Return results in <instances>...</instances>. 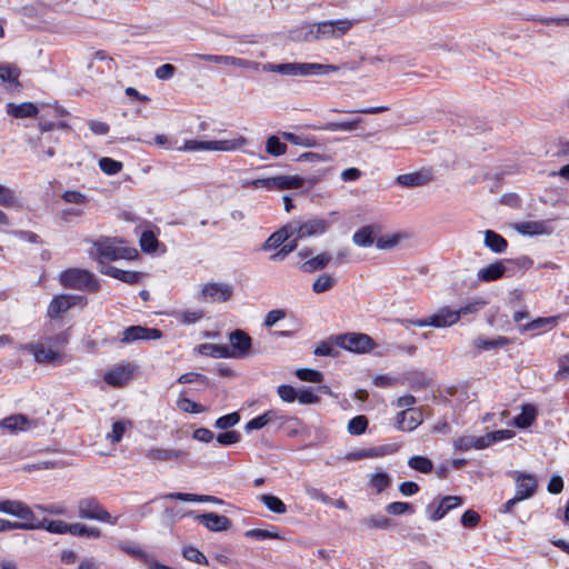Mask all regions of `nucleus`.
Instances as JSON below:
<instances>
[{
  "mask_svg": "<svg viewBox=\"0 0 569 569\" xmlns=\"http://www.w3.org/2000/svg\"><path fill=\"white\" fill-rule=\"evenodd\" d=\"M266 151L273 157H279L287 152V144L281 142L278 136H270L266 142Z\"/></svg>",
  "mask_w": 569,
  "mask_h": 569,
  "instance_id": "3c124183",
  "label": "nucleus"
},
{
  "mask_svg": "<svg viewBox=\"0 0 569 569\" xmlns=\"http://www.w3.org/2000/svg\"><path fill=\"white\" fill-rule=\"evenodd\" d=\"M271 70L287 76H316L336 72L339 70V67L315 62H287L272 64Z\"/></svg>",
  "mask_w": 569,
  "mask_h": 569,
  "instance_id": "7ed1b4c3",
  "label": "nucleus"
},
{
  "mask_svg": "<svg viewBox=\"0 0 569 569\" xmlns=\"http://www.w3.org/2000/svg\"><path fill=\"white\" fill-rule=\"evenodd\" d=\"M247 142L244 137H238L230 140H212L210 141V150L212 151H232L240 149Z\"/></svg>",
  "mask_w": 569,
  "mask_h": 569,
  "instance_id": "4c0bfd02",
  "label": "nucleus"
},
{
  "mask_svg": "<svg viewBox=\"0 0 569 569\" xmlns=\"http://www.w3.org/2000/svg\"><path fill=\"white\" fill-rule=\"evenodd\" d=\"M515 229L523 236L550 234L552 232L549 221H523L515 224Z\"/></svg>",
  "mask_w": 569,
  "mask_h": 569,
  "instance_id": "412c9836",
  "label": "nucleus"
},
{
  "mask_svg": "<svg viewBox=\"0 0 569 569\" xmlns=\"http://www.w3.org/2000/svg\"><path fill=\"white\" fill-rule=\"evenodd\" d=\"M499 262L502 264V267L505 269L503 276H507V277H512L518 271L528 270L533 263L532 259L527 256H522V257L515 258V259H502V260H499Z\"/></svg>",
  "mask_w": 569,
  "mask_h": 569,
  "instance_id": "a878e982",
  "label": "nucleus"
},
{
  "mask_svg": "<svg viewBox=\"0 0 569 569\" xmlns=\"http://www.w3.org/2000/svg\"><path fill=\"white\" fill-rule=\"evenodd\" d=\"M100 272L129 284L138 283L142 278L141 272L122 270L113 266H104L100 269Z\"/></svg>",
  "mask_w": 569,
  "mask_h": 569,
  "instance_id": "5701e85b",
  "label": "nucleus"
},
{
  "mask_svg": "<svg viewBox=\"0 0 569 569\" xmlns=\"http://www.w3.org/2000/svg\"><path fill=\"white\" fill-rule=\"evenodd\" d=\"M38 107L32 102H22L20 104H16L13 102L7 103V112L13 118H30L36 117L38 114Z\"/></svg>",
  "mask_w": 569,
  "mask_h": 569,
  "instance_id": "c756f323",
  "label": "nucleus"
},
{
  "mask_svg": "<svg viewBox=\"0 0 569 569\" xmlns=\"http://www.w3.org/2000/svg\"><path fill=\"white\" fill-rule=\"evenodd\" d=\"M87 298L83 296L77 295H60L54 296L50 301L47 310V316L51 319L58 318L61 313L67 312L74 306H86Z\"/></svg>",
  "mask_w": 569,
  "mask_h": 569,
  "instance_id": "9d476101",
  "label": "nucleus"
},
{
  "mask_svg": "<svg viewBox=\"0 0 569 569\" xmlns=\"http://www.w3.org/2000/svg\"><path fill=\"white\" fill-rule=\"evenodd\" d=\"M259 500L267 507L268 510L282 515L287 511V506L277 496L270 493H263L259 497Z\"/></svg>",
  "mask_w": 569,
  "mask_h": 569,
  "instance_id": "37998d69",
  "label": "nucleus"
},
{
  "mask_svg": "<svg viewBox=\"0 0 569 569\" xmlns=\"http://www.w3.org/2000/svg\"><path fill=\"white\" fill-rule=\"evenodd\" d=\"M78 517L110 525H117L118 522V517L111 516L96 497H86L78 501Z\"/></svg>",
  "mask_w": 569,
  "mask_h": 569,
  "instance_id": "39448f33",
  "label": "nucleus"
},
{
  "mask_svg": "<svg viewBox=\"0 0 569 569\" xmlns=\"http://www.w3.org/2000/svg\"><path fill=\"white\" fill-rule=\"evenodd\" d=\"M352 241L358 247H370L375 243V228L373 226H365L357 230L352 236Z\"/></svg>",
  "mask_w": 569,
  "mask_h": 569,
  "instance_id": "c9c22d12",
  "label": "nucleus"
},
{
  "mask_svg": "<svg viewBox=\"0 0 569 569\" xmlns=\"http://www.w3.org/2000/svg\"><path fill=\"white\" fill-rule=\"evenodd\" d=\"M337 283V278L331 273H321L312 283L315 293H323L331 290Z\"/></svg>",
  "mask_w": 569,
  "mask_h": 569,
  "instance_id": "79ce46f5",
  "label": "nucleus"
},
{
  "mask_svg": "<svg viewBox=\"0 0 569 569\" xmlns=\"http://www.w3.org/2000/svg\"><path fill=\"white\" fill-rule=\"evenodd\" d=\"M0 206L14 208L19 206V199L14 190L0 184Z\"/></svg>",
  "mask_w": 569,
  "mask_h": 569,
  "instance_id": "09e8293b",
  "label": "nucleus"
},
{
  "mask_svg": "<svg viewBox=\"0 0 569 569\" xmlns=\"http://www.w3.org/2000/svg\"><path fill=\"white\" fill-rule=\"evenodd\" d=\"M559 317H540L521 327L522 331L551 329L558 325Z\"/></svg>",
  "mask_w": 569,
  "mask_h": 569,
  "instance_id": "ea45409f",
  "label": "nucleus"
},
{
  "mask_svg": "<svg viewBox=\"0 0 569 569\" xmlns=\"http://www.w3.org/2000/svg\"><path fill=\"white\" fill-rule=\"evenodd\" d=\"M122 241L116 238H101L94 241L93 247L97 249L98 261L104 263L107 261H116L119 259H131L138 254L136 249L118 246Z\"/></svg>",
  "mask_w": 569,
  "mask_h": 569,
  "instance_id": "20e7f679",
  "label": "nucleus"
},
{
  "mask_svg": "<svg viewBox=\"0 0 569 569\" xmlns=\"http://www.w3.org/2000/svg\"><path fill=\"white\" fill-rule=\"evenodd\" d=\"M459 321V313L450 307L440 308L432 316L425 319H410L406 320L408 325H412L416 327H435V328H446L450 327Z\"/></svg>",
  "mask_w": 569,
  "mask_h": 569,
  "instance_id": "0eeeda50",
  "label": "nucleus"
},
{
  "mask_svg": "<svg viewBox=\"0 0 569 569\" xmlns=\"http://www.w3.org/2000/svg\"><path fill=\"white\" fill-rule=\"evenodd\" d=\"M462 498L459 496H446L440 499L439 503L430 502L426 507L428 518L432 521L442 519L449 511L462 505Z\"/></svg>",
  "mask_w": 569,
  "mask_h": 569,
  "instance_id": "ddd939ff",
  "label": "nucleus"
},
{
  "mask_svg": "<svg viewBox=\"0 0 569 569\" xmlns=\"http://www.w3.org/2000/svg\"><path fill=\"white\" fill-rule=\"evenodd\" d=\"M386 511L392 516H400L403 513H413L415 508L410 502L395 501L387 505Z\"/></svg>",
  "mask_w": 569,
  "mask_h": 569,
  "instance_id": "680f3d73",
  "label": "nucleus"
},
{
  "mask_svg": "<svg viewBox=\"0 0 569 569\" xmlns=\"http://www.w3.org/2000/svg\"><path fill=\"white\" fill-rule=\"evenodd\" d=\"M352 27V22L348 19L327 20L316 23L318 39L340 38L346 34Z\"/></svg>",
  "mask_w": 569,
  "mask_h": 569,
  "instance_id": "f8f14e48",
  "label": "nucleus"
},
{
  "mask_svg": "<svg viewBox=\"0 0 569 569\" xmlns=\"http://www.w3.org/2000/svg\"><path fill=\"white\" fill-rule=\"evenodd\" d=\"M408 466L421 473H430L433 470V462L425 456H412L408 460Z\"/></svg>",
  "mask_w": 569,
  "mask_h": 569,
  "instance_id": "a18cd8bd",
  "label": "nucleus"
},
{
  "mask_svg": "<svg viewBox=\"0 0 569 569\" xmlns=\"http://www.w3.org/2000/svg\"><path fill=\"white\" fill-rule=\"evenodd\" d=\"M299 239L293 236L291 239L281 244L280 250L273 253L271 260H283L289 253L293 252L298 248Z\"/></svg>",
  "mask_w": 569,
  "mask_h": 569,
  "instance_id": "052dcab7",
  "label": "nucleus"
},
{
  "mask_svg": "<svg viewBox=\"0 0 569 569\" xmlns=\"http://www.w3.org/2000/svg\"><path fill=\"white\" fill-rule=\"evenodd\" d=\"M433 171L430 168H425L416 172L400 174L396 178V182L405 188H415L428 184L433 181Z\"/></svg>",
  "mask_w": 569,
  "mask_h": 569,
  "instance_id": "a211bd4d",
  "label": "nucleus"
},
{
  "mask_svg": "<svg viewBox=\"0 0 569 569\" xmlns=\"http://www.w3.org/2000/svg\"><path fill=\"white\" fill-rule=\"evenodd\" d=\"M241 439L240 432L236 430H224L217 435L216 440L221 446H231L238 443Z\"/></svg>",
  "mask_w": 569,
  "mask_h": 569,
  "instance_id": "338daca9",
  "label": "nucleus"
},
{
  "mask_svg": "<svg viewBox=\"0 0 569 569\" xmlns=\"http://www.w3.org/2000/svg\"><path fill=\"white\" fill-rule=\"evenodd\" d=\"M296 377L301 381L313 383H320L323 380L322 372L310 368H301L296 370Z\"/></svg>",
  "mask_w": 569,
  "mask_h": 569,
  "instance_id": "5fc2aeb1",
  "label": "nucleus"
},
{
  "mask_svg": "<svg viewBox=\"0 0 569 569\" xmlns=\"http://www.w3.org/2000/svg\"><path fill=\"white\" fill-rule=\"evenodd\" d=\"M0 427L2 429H7L11 433H16L18 431H26L30 429L31 421L27 416L22 413H16L2 419L0 421Z\"/></svg>",
  "mask_w": 569,
  "mask_h": 569,
  "instance_id": "393cba45",
  "label": "nucleus"
},
{
  "mask_svg": "<svg viewBox=\"0 0 569 569\" xmlns=\"http://www.w3.org/2000/svg\"><path fill=\"white\" fill-rule=\"evenodd\" d=\"M312 253L313 251L311 248H303L298 252V257L303 260L299 266V270L303 273L322 271L332 261V256L328 251H323L315 257H312Z\"/></svg>",
  "mask_w": 569,
  "mask_h": 569,
  "instance_id": "1a4fd4ad",
  "label": "nucleus"
},
{
  "mask_svg": "<svg viewBox=\"0 0 569 569\" xmlns=\"http://www.w3.org/2000/svg\"><path fill=\"white\" fill-rule=\"evenodd\" d=\"M187 456V451L179 449L150 448L146 452V457L153 461H177Z\"/></svg>",
  "mask_w": 569,
  "mask_h": 569,
  "instance_id": "4be33fe9",
  "label": "nucleus"
},
{
  "mask_svg": "<svg viewBox=\"0 0 569 569\" xmlns=\"http://www.w3.org/2000/svg\"><path fill=\"white\" fill-rule=\"evenodd\" d=\"M178 408L183 412L190 413H201L206 411V407L200 403H197L189 398H180L177 402Z\"/></svg>",
  "mask_w": 569,
  "mask_h": 569,
  "instance_id": "69168bd1",
  "label": "nucleus"
},
{
  "mask_svg": "<svg viewBox=\"0 0 569 569\" xmlns=\"http://www.w3.org/2000/svg\"><path fill=\"white\" fill-rule=\"evenodd\" d=\"M122 162L112 158L103 157L99 160V168L106 174L112 176L121 171Z\"/></svg>",
  "mask_w": 569,
  "mask_h": 569,
  "instance_id": "4d7b16f0",
  "label": "nucleus"
},
{
  "mask_svg": "<svg viewBox=\"0 0 569 569\" xmlns=\"http://www.w3.org/2000/svg\"><path fill=\"white\" fill-rule=\"evenodd\" d=\"M370 486L376 489L377 493H381L391 485V478L387 472H377L370 479Z\"/></svg>",
  "mask_w": 569,
  "mask_h": 569,
  "instance_id": "6e6d98bb",
  "label": "nucleus"
},
{
  "mask_svg": "<svg viewBox=\"0 0 569 569\" xmlns=\"http://www.w3.org/2000/svg\"><path fill=\"white\" fill-rule=\"evenodd\" d=\"M289 224L292 228V236L299 240L323 234L330 226L329 221L323 218H312L303 222L293 220Z\"/></svg>",
  "mask_w": 569,
  "mask_h": 569,
  "instance_id": "6e6552de",
  "label": "nucleus"
},
{
  "mask_svg": "<svg viewBox=\"0 0 569 569\" xmlns=\"http://www.w3.org/2000/svg\"><path fill=\"white\" fill-rule=\"evenodd\" d=\"M229 353L231 358L243 359L251 353L252 339L241 329H234L229 333Z\"/></svg>",
  "mask_w": 569,
  "mask_h": 569,
  "instance_id": "9b49d317",
  "label": "nucleus"
},
{
  "mask_svg": "<svg viewBox=\"0 0 569 569\" xmlns=\"http://www.w3.org/2000/svg\"><path fill=\"white\" fill-rule=\"evenodd\" d=\"M247 538L262 541L266 539H281V536L276 531H269L267 529H250L244 532Z\"/></svg>",
  "mask_w": 569,
  "mask_h": 569,
  "instance_id": "0e129e2a",
  "label": "nucleus"
},
{
  "mask_svg": "<svg viewBox=\"0 0 569 569\" xmlns=\"http://www.w3.org/2000/svg\"><path fill=\"white\" fill-rule=\"evenodd\" d=\"M20 69L17 66L10 63H0V79L7 83V88L18 89L21 87L19 82Z\"/></svg>",
  "mask_w": 569,
  "mask_h": 569,
  "instance_id": "c85d7f7f",
  "label": "nucleus"
},
{
  "mask_svg": "<svg viewBox=\"0 0 569 569\" xmlns=\"http://www.w3.org/2000/svg\"><path fill=\"white\" fill-rule=\"evenodd\" d=\"M162 337V331L157 328L142 326H130L124 329L120 339L121 343L128 345L138 340H157Z\"/></svg>",
  "mask_w": 569,
  "mask_h": 569,
  "instance_id": "dca6fc26",
  "label": "nucleus"
},
{
  "mask_svg": "<svg viewBox=\"0 0 569 569\" xmlns=\"http://www.w3.org/2000/svg\"><path fill=\"white\" fill-rule=\"evenodd\" d=\"M337 346L353 353H367L377 347V342L367 333L346 332L337 335Z\"/></svg>",
  "mask_w": 569,
  "mask_h": 569,
  "instance_id": "423d86ee",
  "label": "nucleus"
},
{
  "mask_svg": "<svg viewBox=\"0 0 569 569\" xmlns=\"http://www.w3.org/2000/svg\"><path fill=\"white\" fill-rule=\"evenodd\" d=\"M558 366H559V369L555 373V379L557 381L568 380L569 379V353L559 358Z\"/></svg>",
  "mask_w": 569,
  "mask_h": 569,
  "instance_id": "774afa93",
  "label": "nucleus"
},
{
  "mask_svg": "<svg viewBox=\"0 0 569 569\" xmlns=\"http://www.w3.org/2000/svg\"><path fill=\"white\" fill-rule=\"evenodd\" d=\"M510 343L509 338L499 336L495 339L478 338L473 341V345L479 350H491L497 348H503Z\"/></svg>",
  "mask_w": 569,
  "mask_h": 569,
  "instance_id": "a19ab883",
  "label": "nucleus"
},
{
  "mask_svg": "<svg viewBox=\"0 0 569 569\" xmlns=\"http://www.w3.org/2000/svg\"><path fill=\"white\" fill-rule=\"evenodd\" d=\"M132 375L133 370L130 363L119 365L104 373L103 381L111 387L119 388L124 386Z\"/></svg>",
  "mask_w": 569,
  "mask_h": 569,
  "instance_id": "6ab92c4d",
  "label": "nucleus"
},
{
  "mask_svg": "<svg viewBox=\"0 0 569 569\" xmlns=\"http://www.w3.org/2000/svg\"><path fill=\"white\" fill-rule=\"evenodd\" d=\"M538 487L537 479L535 476L520 472L516 478V495H527L526 499L532 497L536 493Z\"/></svg>",
  "mask_w": 569,
  "mask_h": 569,
  "instance_id": "bb28decb",
  "label": "nucleus"
},
{
  "mask_svg": "<svg viewBox=\"0 0 569 569\" xmlns=\"http://www.w3.org/2000/svg\"><path fill=\"white\" fill-rule=\"evenodd\" d=\"M537 416V408L533 405L526 403L521 407V412L513 418V425L519 429H527L535 422Z\"/></svg>",
  "mask_w": 569,
  "mask_h": 569,
  "instance_id": "cd10ccee",
  "label": "nucleus"
},
{
  "mask_svg": "<svg viewBox=\"0 0 569 569\" xmlns=\"http://www.w3.org/2000/svg\"><path fill=\"white\" fill-rule=\"evenodd\" d=\"M158 244H159V241L152 231L146 230L142 232V234L140 237V247L143 252H147V253L154 252L157 250Z\"/></svg>",
  "mask_w": 569,
  "mask_h": 569,
  "instance_id": "864d4df0",
  "label": "nucleus"
},
{
  "mask_svg": "<svg viewBox=\"0 0 569 569\" xmlns=\"http://www.w3.org/2000/svg\"><path fill=\"white\" fill-rule=\"evenodd\" d=\"M337 335L330 336L318 343L313 350V355L318 357H338L339 351L337 350Z\"/></svg>",
  "mask_w": 569,
  "mask_h": 569,
  "instance_id": "f704fd0d",
  "label": "nucleus"
},
{
  "mask_svg": "<svg viewBox=\"0 0 569 569\" xmlns=\"http://www.w3.org/2000/svg\"><path fill=\"white\" fill-rule=\"evenodd\" d=\"M0 512L17 517L21 520L20 522L36 520V515L32 509L27 503L19 500H0Z\"/></svg>",
  "mask_w": 569,
  "mask_h": 569,
  "instance_id": "4468645a",
  "label": "nucleus"
},
{
  "mask_svg": "<svg viewBox=\"0 0 569 569\" xmlns=\"http://www.w3.org/2000/svg\"><path fill=\"white\" fill-rule=\"evenodd\" d=\"M199 352L211 358H231L229 346L216 343H202L199 346Z\"/></svg>",
  "mask_w": 569,
  "mask_h": 569,
  "instance_id": "e433bc0d",
  "label": "nucleus"
},
{
  "mask_svg": "<svg viewBox=\"0 0 569 569\" xmlns=\"http://www.w3.org/2000/svg\"><path fill=\"white\" fill-rule=\"evenodd\" d=\"M240 421L239 412L234 411L224 416L219 417L214 421V427L221 430H229Z\"/></svg>",
  "mask_w": 569,
  "mask_h": 569,
  "instance_id": "13d9d810",
  "label": "nucleus"
},
{
  "mask_svg": "<svg viewBox=\"0 0 569 569\" xmlns=\"http://www.w3.org/2000/svg\"><path fill=\"white\" fill-rule=\"evenodd\" d=\"M327 171V169H323L318 171L317 174H311L307 178H302L300 176H277L270 178H260L252 180L250 183H247V186H252L254 188H266L268 190L300 189L305 186L306 182H308L310 187L315 186L325 177Z\"/></svg>",
  "mask_w": 569,
  "mask_h": 569,
  "instance_id": "f257e3e1",
  "label": "nucleus"
},
{
  "mask_svg": "<svg viewBox=\"0 0 569 569\" xmlns=\"http://www.w3.org/2000/svg\"><path fill=\"white\" fill-rule=\"evenodd\" d=\"M361 122V118H357L349 121H339V122H328L321 127H318V129L322 130H329V131H353L358 128L359 123Z\"/></svg>",
  "mask_w": 569,
  "mask_h": 569,
  "instance_id": "49530a36",
  "label": "nucleus"
},
{
  "mask_svg": "<svg viewBox=\"0 0 569 569\" xmlns=\"http://www.w3.org/2000/svg\"><path fill=\"white\" fill-rule=\"evenodd\" d=\"M182 556L184 559L198 565L208 566L209 563L207 557L199 549L192 546L184 547L182 550Z\"/></svg>",
  "mask_w": 569,
  "mask_h": 569,
  "instance_id": "bf43d9fd",
  "label": "nucleus"
},
{
  "mask_svg": "<svg viewBox=\"0 0 569 569\" xmlns=\"http://www.w3.org/2000/svg\"><path fill=\"white\" fill-rule=\"evenodd\" d=\"M188 515L193 516L196 520H198L208 530L213 532L227 531L230 529L232 525V521L228 517L223 515H218L216 512L194 515L193 511H190Z\"/></svg>",
  "mask_w": 569,
  "mask_h": 569,
  "instance_id": "2eb2a0df",
  "label": "nucleus"
},
{
  "mask_svg": "<svg viewBox=\"0 0 569 569\" xmlns=\"http://www.w3.org/2000/svg\"><path fill=\"white\" fill-rule=\"evenodd\" d=\"M302 428V422L297 417L287 416L283 418V421L279 425V429L283 430L287 436L296 437L300 433Z\"/></svg>",
  "mask_w": 569,
  "mask_h": 569,
  "instance_id": "de8ad7c7",
  "label": "nucleus"
},
{
  "mask_svg": "<svg viewBox=\"0 0 569 569\" xmlns=\"http://www.w3.org/2000/svg\"><path fill=\"white\" fill-rule=\"evenodd\" d=\"M233 295V288L227 283L210 282L203 286L200 298L212 302H226Z\"/></svg>",
  "mask_w": 569,
  "mask_h": 569,
  "instance_id": "f3484780",
  "label": "nucleus"
},
{
  "mask_svg": "<svg viewBox=\"0 0 569 569\" xmlns=\"http://www.w3.org/2000/svg\"><path fill=\"white\" fill-rule=\"evenodd\" d=\"M24 350L33 355L36 361L39 363H52L61 358L58 351L47 349L41 343H28L24 346Z\"/></svg>",
  "mask_w": 569,
  "mask_h": 569,
  "instance_id": "aec40b11",
  "label": "nucleus"
},
{
  "mask_svg": "<svg viewBox=\"0 0 569 569\" xmlns=\"http://www.w3.org/2000/svg\"><path fill=\"white\" fill-rule=\"evenodd\" d=\"M290 39L298 42H313L319 40L316 23H307L291 30Z\"/></svg>",
  "mask_w": 569,
  "mask_h": 569,
  "instance_id": "473e14b6",
  "label": "nucleus"
},
{
  "mask_svg": "<svg viewBox=\"0 0 569 569\" xmlns=\"http://www.w3.org/2000/svg\"><path fill=\"white\" fill-rule=\"evenodd\" d=\"M68 533L74 537L100 538L101 530L96 527H88L83 523H69Z\"/></svg>",
  "mask_w": 569,
  "mask_h": 569,
  "instance_id": "58836bf2",
  "label": "nucleus"
},
{
  "mask_svg": "<svg viewBox=\"0 0 569 569\" xmlns=\"http://www.w3.org/2000/svg\"><path fill=\"white\" fill-rule=\"evenodd\" d=\"M368 418L366 416H356L348 422V431L350 435L360 436L366 432L368 428Z\"/></svg>",
  "mask_w": 569,
  "mask_h": 569,
  "instance_id": "603ef678",
  "label": "nucleus"
},
{
  "mask_svg": "<svg viewBox=\"0 0 569 569\" xmlns=\"http://www.w3.org/2000/svg\"><path fill=\"white\" fill-rule=\"evenodd\" d=\"M273 419H274L273 411L267 410L262 415L257 416V417L252 418L251 420H249L244 425V430L247 432H250L252 430H259V429L263 428L264 426H267L268 423H271L273 421Z\"/></svg>",
  "mask_w": 569,
  "mask_h": 569,
  "instance_id": "c03bdc74",
  "label": "nucleus"
},
{
  "mask_svg": "<svg viewBox=\"0 0 569 569\" xmlns=\"http://www.w3.org/2000/svg\"><path fill=\"white\" fill-rule=\"evenodd\" d=\"M60 283L64 288L98 292L100 283L94 274L86 269L70 268L61 272Z\"/></svg>",
  "mask_w": 569,
  "mask_h": 569,
  "instance_id": "f03ea898",
  "label": "nucleus"
},
{
  "mask_svg": "<svg viewBox=\"0 0 569 569\" xmlns=\"http://www.w3.org/2000/svg\"><path fill=\"white\" fill-rule=\"evenodd\" d=\"M30 525L32 526L31 530L34 529H46L47 531L51 533H59L64 535L68 533V526L69 523L62 521V520H49L47 518H43L40 521L31 520Z\"/></svg>",
  "mask_w": 569,
  "mask_h": 569,
  "instance_id": "7c9ffc66",
  "label": "nucleus"
},
{
  "mask_svg": "<svg viewBox=\"0 0 569 569\" xmlns=\"http://www.w3.org/2000/svg\"><path fill=\"white\" fill-rule=\"evenodd\" d=\"M282 138L295 144V146H302V147H315L317 144L316 139L308 138V137H301L292 132H281Z\"/></svg>",
  "mask_w": 569,
  "mask_h": 569,
  "instance_id": "e2e57ef3",
  "label": "nucleus"
},
{
  "mask_svg": "<svg viewBox=\"0 0 569 569\" xmlns=\"http://www.w3.org/2000/svg\"><path fill=\"white\" fill-rule=\"evenodd\" d=\"M197 57L206 62L242 66V59L230 56L197 54Z\"/></svg>",
  "mask_w": 569,
  "mask_h": 569,
  "instance_id": "8fccbe9b",
  "label": "nucleus"
},
{
  "mask_svg": "<svg viewBox=\"0 0 569 569\" xmlns=\"http://www.w3.org/2000/svg\"><path fill=\"white\" fill-rule=\"evenodd\" d=\"M503 270L502 264L498 260L480 269L477 277L483 282H491L501 279L503 277Z\"/></svg>",
  "mask_w": 569,
  "mask_h": 569,
  "instance_id": "72a5a7b5",
  "label": "nucleus"
},
{
  "mask_svg": "<svg viewBox=\"0 0 569 569\" xmlns=\"http://www.w3.org/2000/svg\"><path fill=\"white\" fill-rule=\"evenodd\" d=\"M292 237V228L288 222L282 228L271 233L261 248L264 251L277 249Z\"/></svg>",
  "mask_w": 569,
  "mask_h": 569,
  "instance_id": "b1692460",
  "label": "nucleus"
},
{
  "mask_svg": "<svg viewBox=\"0 0 569 569\" xmlns=\"http://www.w3.org/2000/svg\"><path fill=\"white\" fill-rule=\"evenodd\" d=\"M483 234H485L483 243L492 252L502 253L507 250L508 241L500 233L488 229L483 232Z\"/></svg>",
  "mask_w": 569,
  "mask_h": 569,
  "instance_id": "2f4dec72",
  "label": "nucleus"
}]
</instances>
